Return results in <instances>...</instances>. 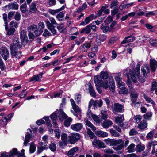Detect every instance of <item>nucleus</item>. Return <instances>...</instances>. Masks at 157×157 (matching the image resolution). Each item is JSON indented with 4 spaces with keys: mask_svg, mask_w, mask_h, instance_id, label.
I'll use <instances>...</instances> for the list:
<instances>
[{
    "mask_svg": "<svg viewBox=\"0 0 157 157\" xmlns=\"http://www.w3.org/2000/svg\"><path fill=\"white\" fill-rule=\"evenodd\" d=\"M104 141L107 145H114L113 148L116 150H120L123 147V142L121 139L116 140L108 138L105 139Z\"/></svg>",
    "mask_w": 157,
    "mask_h": 157,
    "instance_id": "obj_1",
    "label": "nucleus"
},
{
    "mask_svg": "<svg viewBox=\"0 0 157 157\" xmlns=\"http://www.w3.org/2000/svg\"><path fill=\"white\" fill-rule=\"evenodd\" d=\"M49 21L46 19L45 21V22L47 28L52 32L53 34H56V31L54 29V25L57 24V23L55 19L52 17L49 18Z\"/></svg>",
    "mask_w": 157,
    "mask_h": 157,
    "instance_id": "obj_2",
    "label": "nucleus"
},
{
    "mask_svg": "<svg viewBox=\"0 0 157 157\" xmlns=\"http://www.w3.org/2000/svg\"><path fill=\"white\" fill-rule=\"evenodd\" d=\"M123 75H126L128 79L131 78L133 82L135 83L137 81V77H136L135 70L134 72L128 68L123 70Z\"/></svg>",
    "mask_w": 157,
    "mask_h": 157,
    "instance_id": "obj_3",
    "label": "nucleus"
},
{
    "mask_svg": "<svg viewBox=\"0 0 157 157\" xmlns=\"http://www.w3.org/2000/svg\"><path fill=\"white\" fill-rule=\"evenodd\" d=\"M68 142L71 144H74L79 140L81 138L80 135L78 133H75L71 134L68 137Z\"/></svg>",
    "mask_w": 157,
    "mask_h": 157,
    "instance_id": "obj_4",
    "label": "nucleus"
},
{
    "mask_svg": "<svg viewBox=\"0 0 157 157\" xmlns=\"http://www.w3.org/2000/svg\"><path fill=\"white\" fill-rule=\"evenodd\" d=\"M129 90L130 93L131 100L133 103L135 102L138 97V94L135 92L134 89L132 86H129Z\"/></svg>",
    "mask_w": 157,
    "mask_h": 157,
    "instance_id": "obj_5",
    "label": "nucleus"
},
{
    "mask_svg": "<svg viewBox=\"0 0 157 157\" xmlns=\"http://www.w3.org/2000/svg\"><path fill=\"white\" fill-rule=\"evenodd\" d=\"M0 54L5 60H6L9 57V51L5 47H2L0 48Z\"/></svg>",
    "mask_w": 157,
    "mask_h": 157,
    "instance_id": "obj_6",
    "label": "nucleus"
},
{
    "mask_svg": "<svg viewBox=\"0 0 157 157\" xmlns=\"http://www.w3.org/2000/svg\"><path fill=\"white\" fill-rule=\"evenodd\" d=\"M93 145L95 147H98L99 148H104L106 146L104 143L100 140L94 139L92 141Z\"/></svg>",
    "mask_w": 157,
    "mask_h": 157,
    "instance_id": "obj_7",
    "label": "nucleus"
},
{
    "mask_svg": "<svg viewBox=\"0 0 157 157\" xmlns=\"http://www.w3.org/2000/svg\"><path fill=\"white\" fill-rule=\"evenodd\" d=\"M140 64L138 63L136 66V68L135 70V72L136 75L138 78L139 80L141 83H143L145 81V78L144 77H142L139 76L140 75Z\"/></svg>",
    "mask_w": 157,
    "mask_h": 157,
    "instance_id": "obj_8",
    "label": "nucleus"
},
{
    "mask_svg": "<svg viewBox=\"0 0 157 157\" xmlns=\"http://www.w3.org/2000/svg\"><path fill=\"white\" fill-rule=\"evenodd\" d=\"M124 110V106L123 105L118 103H115L114 104L113 110L114 113L117 112L121 113Z\"/></svg>",
    "mask_w": 157,
    "mask_h": 157,
    "instance_id": "obj_9",
    "label": "nucleus"
},
{
    "mask_svg": "<svg viewBox=\"0 0 157 157\" xmlns=\"http://www.w3.org/2000/svg\"><path fill=\"white\" fill-rule=\"evenodd\" d=\"M22 47L21 43H20L18 38L14 39L13 42V45L11 49H20Z\"/></svg>",
    "mask_w": 157,
    "mask_h": 157,
    "instance_id": "obj_10",
    "label": "nucleus"
},
{
    "mask_svg": "<svg viewBox=\"0 0 157 157\" xmlns=\"http://www.w3.org/2000/svg\"><path fill=\"white\" fill-rule=\"evenodd\" d=\"M141 72L142 73L143 76L146 77L147 74L149 73L150 69L149 65L146 64H144L141 67Z\"/></svg>",
    "mask_w": 157,
    "mask_h": 157,
    "instance_id": "obj_11",
    "label": "nucleus"
},
{
    "mask_svg": "<svg viewBox=\"0 0 157 157\" xmlns=\"http://www.w3.org/2000/svg\"><path fill=\"white\" fill-rule=\"evenodd\" d=\"M124 119V117L123 115H119L115 118V121L117 124L122 127H123L124 125L123 122Z\"/></svg>",
    "mask_w": 157,
    "mask_h": 157,
    "instance_id": "obj_12",
    "label": "nucleus"
},
{
    "mask_svg": "<svg viewBox=\"0 0 157 157\" xmlns=\"http://www.w3.org/2000/svg\"><path fill=\"white\" fill-rule=\"evenodd\" d=\"M11 53L12 56H14L17 58H20L21 56L20 49H11Z\"/></svg>",
    "mask_w": 157,
    "mask_h": 157,
    "instance_id": "obj_13",
    "label": "nucleus"
},
{
    "mask_svg": "<svg viewBox=\"0 0 157 157\" xmlns=\"http://www.w3.org/2000/svg\"><path fill=\"white\" fill-rule=\"evenodd\" d=\"M43 73H40L38 75H33L30 78L29 82L34 81L35 82H40Z\"/></svg>",
    "mask_w": 157,
    "mask_h": 157,
    "instance_id": "obj_14",
    "label": "nucleus"
},
{
    "mask_svg": "<svg viewBox=\"0 0 157 157\" xmlns=\"http://www.w3.org/2000/svg\"><path fill=\"white\" fill-rule=\"evenodd\" d=\"M114 76L118 84V86H119V85H121L123 86L124 83L121 81L122 78L121 77V74L119 73H115Z\"/></svg>",
    "mask_w": 157,
    "mask_h": 157,
    "instance_id": "obj_15",
    "label": "nucleus"
},
{
    "mask_svg": "<svg viewBox=\"0 0 157 157\" xmlns=\"http://www.w3.org/2000/svg\"><path fill=\"white\" fill-rule=\"evenodd\" d=\"M26 33V32L23 30L21 31L20 33V38L21 41L26 43L28 42V41Z\"/></svg>",
    "mask_w": 157,
    "mask_h": 157,
    "instance_id": "obj_16",
    "label": "nucleus"
},
{
    "mask_svg": "<svg viewBox=\"0 0 157 157\" xmlns=\"http://www.w3.org/2000/svg\"><path fill=\"white\" fill-rule=\"evenodd\" d=\"M57 111V113L58 114V117L61 121H63L64 119L68 117L66 115L61 109Z\"/></svg>",
    "mask_w": 157,
    "mask_h": 157,
    "instance_id": "obj_17",
    "label": "nucleus"
},
{
    "mask_svg": "<svg viewBox=\"0 0 157 157\" xmlns=\"http://www.w3.org/2000/svg\"><path fill=\"white\" fill-rule=\"evenodd\" d=\"M95 16L94 15L92 14L89 17L86 18L84 21L82 22L80 24V25H84L88 24L93 19H94Z\"/></svg>",
    "mask_w": 157,
    "mask_h": 157,
    "instance_id": "obj_18",
    "label": "nucleus"
},
{
    "mask_svg": "<svg viewBox=\"0 0 157 157\" xmlns=\"http://www.w3.org/2000/svg\"><path fill=\"white\" fill-rule=\"evenodd\" d=\"M82 127L83 125L81 123H78L71 125V128L75 131H78L81 130Z\"/></svg>",
    "mask_w": 157,
    "mask_h": 157,
    "instance_id": "obj_19",
    "label": "nucleus"
},
{
    "mask_svg": "<svg viewBox=\"0 0 157 157\" xmlns=\"http://www.w3.org/2000/svg\"><path fill=\"white\" fill-rule=\"evenodd\" d=\"M66 6V5H63L60 8L56 10L49 9L48 12L52 15H55L57 13L64 10Z\"/></svg>",
    "mask_w": 157,
    "mask_h": 157,
    "instance_id": "obj_20",
    "label": "nucleus"
},
{
    "mask_svg": "<svg viewBox=\"0 0 157 157\" xmlns=\"http://www.w3.org/2000/svg\"><path fill=\"white\" fill-rule=\"evenodd\" d=\"M109 82L110 84L109 89L112 92H114L115 90V82L112 76L109 77Z\"/></svg>",
    "mask_w": 157,
    "mask_h": 157,
    "instance_id": "obj_21",
    "label": "nucleus"
},
{
    "mask_svg": "<svg viewBox=\"0 0 157 157\" xmlns=\"http://www.w3.org/2000/svg\"><path fill=\"white\" fill-rule=\"evenodd\" d=\"M72 105V109L75 112L80 113L81 112V110L76 105L74 100L71 99L70 100Z\"/></svg>",
    "mask_w": 157,
    "mask_h": 157,
    "instance_id": "obj_22",
    "label": "nucleus"
},
{
    "mask_svg": "<svg viewBox=\"0 0 157 157\" xmlns=\"http://www.w3.org/2000/svg\"><path fill=\"white\" fill-rule=\"evenodd\" d=\"M95 134L99 137L105 138L108 136L107 133L102 131H96L95 132Z\"/></svg>",
    "mask_w": 157,
    "mask_h": 157,
    "instance_id": "obj_23",
    "label": "nucleus"
},
{
    "mask_svg": "<svg viewBox=\"0 0 157 157\" xmlns=\"http://www.w3.org/2000/svg\"><path fill=\"white\" fill-rule=\"evenodd\" d=\"M150 67L153 72L155 71L156 68L157 67V61L154 60H151Z\"/></svg>",
    "mask_w": 157,
    "mask_h": 157,
    "instance_id": "obj_24",
    "label": "nucleus"
},
{
    "mask_svg": "<svg viewBox=\"0 0 157 157\" xmlns=\"http://www.w3.org/2000/svg\"><path fill=\"white\" fill-rule=\"evenodd\" d=\"M147 127V123L145 120L141 121L138 125V128L141 130H144Z\"/></svg>",
    "mask_w": 157,
    "mask_h": 157,
    "instance_id": "obj_25",
    "label": "nucleus"
},
{
    "mask_svg": "<svg viewBox=\"0 0 157 157\" xmlns=\"http://www.w3.org/2000/svg\"><path fill=\"white\" fill-rule=\"evenodd\" d=\"M112 121L109 120H106L103 122L102 124V127L105 128H108L109 126L113 124Z\"/></svg>",
    "mask_w": 157,
    "mask_h": 157,
    "instance_id": "obj_26",
    "label": "nucleus"
},
{
    "mask_svg": "<svg viewBox=\"0 0 157 157\" xmlns=\"http://www.w3.org/2000/svg\"><path fill=\"white\" fill-rule=\"evenodd\" d=\"M20 152L17 151V149L16 148H13L12 150L10 151L9 154V157H13L14 155H16L17 157H19Z\"/></svg>",
    "mask_w": 157,
    "mask_h": 157,
    "instance_id": "obj_27",
    "label": "nucleus"
},
{
    "mask_svg": "<svg viewBox=\"0 0 157 157\" xmlns=\"http://www.w3.org/2000/svg\"><path fill=\"white\" fill-rule=\"evenodd\" d=\"M8 6L9 8L13 9L15 10H17L18 9L19 6L17 3L15 2H14L10 4H9L7 6H6L5 7Z\"/></svg>",
    "mask_w": 157,
    "mask_h": 157,
    "instance_id": "obj_28",
    "label": "nucleus"
},
{
    "mask_svg": "<svg viewBox=\"0 0 157 157\" xmlns=\"http://www.w3.org/2000/svg\"><path fill=\"white\" fill-rule=\"evenodd\" d=\"M90 46L91 44L90 43H86L81 45L80 47V48L82 51L84 52L86 51Z\"/></svg>",
    "mask_w": 157,
    "mask_h": 157,
    "instance_id": "obj_29",
    "label": "nucleus"
},
{
    "mask_svg": "<svg viewBox=\"0 0 157 157\" xmlns=\"http://www.w3.org/2000/svg\"><path fill=\"white\" fill-rule=\"evenodd\" d=\"M100 75L95 76L94 78V81L96 84V86H99L102 81Z\"/></svg>",
    "mask_w": 157,
    "mask_h": 157,
    "instance_id": "obj_30",
    "label": "nucleus"
},
{
    "mask_svg": "<svg viewBox=\"0 0 157 157\" xmlns=\"http://www.w3.org/2000/svg\"><path fill=\"white\" fill-rule=\"evenodd\" d=\"M78 150V148L77 147H75L70 150L67 153L68 155L70 157H72Z\"/></svg>",
    "mask_w": 157,
    "mask_h": 157,
    "instance_id": "obj_31",
    "label": "nucleus"
},
{
    "mask_svg": "<svg viewBox=\"0 0 157 157\" xmlns=\"http://www.w3.org/2000/svg\"><path fill=\"white\" fill-rule=\"evenodd\" d=\"M145 146L143 144H138L136 145L135 150L137 152H141L144 150Z\"/></svg>",
    "mask_w": 157,
    "mask_h": 157,
    "instance_id": "obj_32",
    "label": "nucleus"
},
{
    "mask_svg": "<svg viewBox=\"0 0 157 157\" xmlns=\"http://www.w3.org/2000/svg\"><path fill=\"white\" fill-rule=\"evenodd\" d=\"M8 120V118L6 117L2 118L0 120V126L4 127L7 124Z\"/></svg>",
    "mask_w": 157,
    "mask_h": 157,
    "instance_id": "obj_33",
    "label": "nucleus"
},
{
    "mask_svg": "<svg viewBox=\"0 0 157 157\" xmlns=\"http://www.w3.org/2000/svg\"><path fill=\"white\" fill-rule=\"evenodd\" d=\"M101 114L100 116L101 118L105 120L108 117V115L107 114V111L105 110V108H103L102 110L101 111Z\"/></svg>",
    "mask_w": 157,
    "mask_h": 157,
    "instance_id": "obj_34",
    "label": "nucleus"
},
{
    "mask_svg": "<svg viewBox=\"0 0 157 157\" xmlns=\"http://www.w3.org/2000/svg\"><path fill=\"white\" fill-rule=\"evenodd\" d=\"M67 134L66 133H63L61 135V140L64 145H66L67 143L68 140H67Z\"/></svg>",
    "mask_w": 157,
    "mask_h": 157,
    "instance_id": "obj_35",
    "label": "nucleus"
},
{
    "mask_svg": "<svg viewBox=\"0 0 157 157\" xmlns=\"http://www.w3.org/2000/svg\"><path fill=\"white\" fill-rule=\"evenodd\" d=\"M133 37L132 36H130L126 37L124 40L121 42V44H124L128 42L133 41L134 40Z\"/></svg>",
    "mask_w": 157,
    "mask_h": 157,
    "instance_id": "obj_36",
    "label": "nucleus"
},
{
    "mask_svg": "<svg viewBox=\"0 0 157 157\" xmlns=\"http://www.w3.org/2000/svg\"><path fill=\"white\" fill-rule=\"evenodd\" d=\"M90 25H89L83 28L81 31L80 33L82 34L85 33L86 34H88L90 32L91 29L90 28Z\"/></svg>",
    "mask_w": 157,
    "mask_h": 157,
    "instance_id": "obj_37",
    "label": "nucleus"
},
{
    "mask_svg": "<svg viewBox=\"0 0 157 157\" xmlns=\"http://www.w3.org/2000/svg\"><path fill=\"white\" fill-rule=\"evenodd\" d=\"M99 86L102 87L105 89H107L109 87L108 81L107 80H105L104 81H102Z\"/></svg>",
    "mask_w": 157,
    "mask_h": 157,
    "instance_id": "obj_38",
    "label": "nucleus"
},
{
    "mask_svg": "<svg viewBox=\"0 0 157 157\" xmlns=\"http://www.w3.org/2000/svg\"><path fill=\"white\" fill-rule=\"evenodd\" d=\"M85 123L86 126H87L91 128L93 131H94L96 130L95 127L90 121L86 120L85 121Z\"/></svg>",
    "mask_w": 157,
    "mask_h": 157,
    "instance_id": "obj_39",
    "label": "nucleus"
},
{
    "mask_svg": "<svg viewBox=\"0 0 157 157\" xmlns=\"http://www.w3.org/2000/svg\"><path fill=\"white\" fill-rule=\"evenodd\" d=\"M89 90L90 95L93 97H96V93L92 86L90 85L89 86Z\"/></svg>",
    "mask_w": 157,
    "mask_h": 157,
    "instance_id": "obj_40",
    "label": "nucleus"
},
{
    "mask_svg": "<svg viewBox=\"0 0 157 157\" xmlns=\"http://www.w3.org/2000/svg\"><path fill=\"white\" fill-rule=\"evenodd\" d=\"M101 78L104 80L107 79L109 77V75L107 72L102 71L100 73V75Z\"/></svg>",
    "mask_w": 157,
    "mask_h": 157,
    "instance_id": "obj_41",
    "label": "nucleus"
},
{
    "mask_svg": "<svg viewBox=\"0 0 157 157\" xmlns=\"http://www.w3.org/2000/svg\"><path fill=\"white\" fill-rule=\"evenodd\" d=\"M135 146V145L134 144H131L127 148V152L129 153L134 152L135 151L134 148Z\"/></svg>",
    "mask_w": 157,
    "mask_h": 157,
    "instance_id": "obj_42",
    "label": "nucleus"
},
{
    "mask_svg": "<svg viewBox=\"0 0 157 157\" xmlns=\"http://www.w3.org/2000/svg\"><path fill=\"white\" fill-rule=\"evenodd\" d=\"M144 97L146 101L148 103H150L153 105H155V103L154 101L153 100L149 98L146 94H144Z\"/></svg>",
    "mask_w": 157,
    "mask_h": 157,
    "instance_id": "obj_43",
    "label": "nucleus"
},
{
    "mask_svg": "<svg viewBox=\"0 0 157 157\" xmlns=\"http://www.w3.org/2000/svg\"><path fill=\"white\" fill-rule=\"evenodd\" d=\"M29 8L30 11L32 13H34L37 10L36 4L33 2L31 3L30 6Z\"/></svg>",
    "mask_w": 157,
    "mask_h": 157,
    "instance_id": "obj_44",
    "label": "nucleus"
},
{
    "mask_svg": "<svg viewBox=\"0 0 157 157\" xmlns=\"http://www.w3.org/2000/svg\"><path fill=\"white\" fill-rule=\"evenodd\" d=\"M36 149V145L33 142L30 143L29 151L30 153H33L34 152Z\"/></svg>",
    "mask_w": 157,
    "mask_h": 157,
    "instance_id": "obj_45",
    "label": "nucleus"
},
{
    "mask_svg": "<svg viewBox=\"0 0 157 157\" xmlns=\"http://www.w3.org/2000/svg\"><path fill=\"white\" fill-rule=\"evenodd\" d=\"M49 148L50 150L52 152H54L56 150V146L55 143H51L49 145Z\"/></svg>",
    "mask_w": 157,
    "mask_h": 157,
    "instance_id": "obj_46",
    "label": "nucleus"
},
{
    "mask_svg": "<svg viewBox=\"0 0 157 157\" xmlns=\"http://www.w3.org/2000/svg\"><path fill=\"white\" fill-rule=\"evenodd\" d=\"M118 87L122 90L123 94H127L128 93V89L125 87L124 83V84L123 86L121 85H119Z\"/></svg>",
    "mask_w": 157,
    "mask_h": 157,
    "instance_id": "obj_47",
    "label": "nucleus"
},
{
    "mask_svg": "<svg viewBox=\"0 0 157 157\" xmlns=\"http://www.w3.org/2000/svg\"><path fill=\"white\" fill-rule=\"evenodd\" d=\"M152 113L151 112H148L145 114L143 115V117L144 120H150L152 116Z\"/></svg>",
    "mask_w": 157,
    "mask_h": 157,
    "instance_id": "obj_48",
    "label": "nucleus"
},
{
    "mask_svg": "<svg viewBox=\"0 0 157 157\" xmlns=\"http://www.w3.org/2000/svg\"><path fill=\"white\" fill-rule=\"evenodd\" d=\"M103 104V101L101 99L99 100H96L94 101V106H97L99 107H101Z\"/></svg>",
    "mask_w": 157,
    "mask_h": 157,
    "instance_id": "obj_49",
    "label": "nucleus"
},
{
    "mask_svg": "<svg viewBox=\"0 0 157 157\" xmlns=\"http://www.w3.org/2000/svg\"><path fill=\"white\" fill-rule=\"evenodd\" d=\"M37 26L34 24L30 25L27 27V29L29 32L32 31H35L37 29Z\"/></svg>",
    "mask_w": 157,
    "mask_h": 157,
    "instance_id": "obj_50",
    "label": "nucleus"
},
{
    "mask_svg": "<svg viewBox=\"0 0 157 157\" xmlns=\"http://www.w3.org/2000/svg\"><path fill=\"white\" fill-rule=\"evenodd\" d=\"M6 31H7V35L8 36H10L13 35L14 33L15 30V29L14 28H11L9 29H8Z\"/></svg>",
    "mask_w": 157,
    "mask_h": 157,
    "instance_id": "obj_51",
    "label": "nucleus"
},
{
    "mask_svg": "<svg viewBox=\"0 0 157 157\" xmlns=\"http://www.w3.org/2000/svg\"><path fill=\"white\" fill-rule=\"evenodd\" d=\"M64 16V14L63 12H60L56 15V18L59 21H62Z\"/></svg>",
    "mask_w": 157,
    "mask_h": 157,
    "instance_id": "obj_52",
    "label": "nucleus"
},
{
    "mask_svg": "<svg viewBox=\"0 0 157 157\" xmlns=\"http://www.w3.org/2000/svg\"><path fill=\"white\" fill-rule=\"evenodd\" d=\"M72 119L71 118L69 117H68L64 121V125L67 127L70 126V123L72 122Z\"/></svg>",
    "mask_w": 157,
    "mask_h": 157,
    "instance_id": "obj_53",
    "label": "nucleus"
},
{
    "mask_svg": "<svg viewBox=\"0 0 157 157\" xmlns=\"http://www.w3.org/2000/svg\"><path fill=\"white\" fill-rule=\"evenodd\" d=\"M30 135H31L30 134L28 133V132L27 133L24 142V145H26L27 143L29 141V140L31 138Z\"/></svg>",
    "mask_w": 157,
    "mask_h": 157,
    "instance_id": "obj_54",
    "label": "nucleus"
},
{
    "mask_svg": "<svg viewBox=\"0 0 157 157\" xmlns=\"http://www.w3.org/2000/svg\"><path fill=\"white\" fill-rule=\"evenodd\" d=\"M110 132L111 134L114 137H119L120 136V134L115 130L110 129Z\"/></svg>",
    "mask_w": 157,
    "mask_h": 157,
    "instance_id": "obj_55",
    "label": "nucleus"
},
{
    "mask_svg": "<svg viewBox=\"0 0 157 157\" xmlns=\"http://www.w3.org/2000/svg\"><path fill=\"white\" fill-rule=\"evenodd\" d=\"M94 120L97 123H100L101 122L99 117L95 114H93L92 117Z\"/></svg>",
    "mask_w": 157,
    "mask_h": 157,
    "instance_id": "obj_56",
    "label": "nucleus"
},
{
    "mask_svg": "<svg viewBox=\"0 0 157 157\" xmlns=\"http://www.w3.org/2000/svg\"><path fill=\"white\" fill-rule=\"evenodd\" d=\"M27 94V92H26L25 90H23L19 94L18 97L20 98H23L26 96Z\"/></svg>",
    "mask_w": 157,
    "mask_h": 157,
    "instance_id": "obj_57",
    "label": "nucleus"
},
{
    "mask_svg": "<svg viewBox=\"0 0 157 157\" xmlns=\"http://www.w3.org/2000/svg\"><path fill=\"white\" fill-rule=\"evenodd\" d=\"M142 117L140 115H137L134 117L135 121L137 123H139L142 119Z\"/></svg>",
    "mask_w": 157,
    "mask_h": 157,
    "instance_id": "obj_58",
    "label": "nucleus"
},
{
    "mask_svg": "<svg viewBox=\"0 0 157 157\" xmlns=\"http://www.w3.org/2000/svg\"><path fill=\"white\" fill-rule=\"evenodd\" d=\"M27 5L26 3H24L20 7V9L23 13H25L26 10Z\"/></svg>",
    "mask_w": 157,
    "mask_h": 157,
    "instance_id": "obj_59",
    "label": "nucleus"
},
{
    "mask_svg": "<svg viewBox=\"0 0 157 157\" xmlns=\"http://www.w3.org/2000/svg\"><path fill=\"white\" fill-rule=\"evenodd\" d=\"M57 111L56 110L51 115L50 118L52 121H56L57 118Z\"/></svg>",
    "mask_w": 157,
    "mask_h": 157,
    "instance_id": "obj_60",
    "label": "nucleus"
},
{
    "mask_svg": "<svg viewBox=\"0 0 157 157\" xmlns=\"http://www.w3.org/2000/svg\"><path fill=\"white\" fill-rule=\"evenodd\" d=\"M118 2L117 1H113L111 2L110 7L111 8H115L118 5Z\"/></svg>",
    "mask_w": 157,
    "mask_h": 157,
    "instance_id": "obj_61",
    "label": "nucleus"
},
{
    "mask_svg": "<svg viewBox=\"0 0 157 157\" xmlns=\"http://www.w3.org/2000/svg\"><path fill=\"white\" fill-rule=\"evenodd\" d=\"M81 96L80 94H76L75 95V100L76 101L78 104H79L81 101Z\"/></svg>",
    "mask_w": 157,
    "mask_h": 157,
    "instance_id": "obj_62",
    "label": "nucleus"
},
{
    "mask_svg": "<svg viewBox=\"0 0 157 157\" xmlns=\"http://www.w3.org/2000/svg\"><path fill=\"white\" fill-rule=\"evenodd\" d=\"M155 132L154 130H153L150 131L148 133L146 136V138L147 139H151L153 137V135L154 134Z\"/></svg>",
    "mask_w": 157,
    "mask_h": 157,
    "instance_id": "obj_63",
    "label": "nucleus"
},
{
    "mask_svg": "<svg viewBox=\"0 0 157 157\" xmlns=\"http://www.w3.org/2000/svg\"><path fill=\"white\" fill-rule=\"evenodd\" d=\"M138 133L137 131L135 128L131 129L129 132V135L130 136L136 135Z\"/></svg>",
    "mask_w": 157,
    "mask_h": 157,
    "instance_id": "obj_64",
    "label": "nucleus"
}]
</instances>
